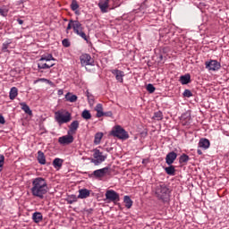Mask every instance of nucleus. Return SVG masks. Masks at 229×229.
Here are the masks:
<instances>
[{
	"instance_id": "nucleus-1",
	"label": "nucleus",
	"mask_w": 229,
	"mask_h": 229,
	"mask_svg": "<svg viewBox=\"0 0 229 229\" xmlns=\"http://www.w3.org/2000/svg\"><path fill=\"white\" fill-rule=\"evenodd\" d=\"M47 181H46L43 177L32 179L30 192L34 198L44 199V196L47 194Z\"/></svg>"
},
{
	"instance_id": "nucleus-2",
	"label": "nucleus",
	"mask_w": 229,
	"mask_h": 229,
	"mask_svg": "<svg viewBox=\"0 0 229 229\" xmlns=\"http://www.w3.org/2000/svg\"><path fill=\"white\" fill-rule=\"evenodd\" d=\"M155 194L157 199L165 202L169 201L171 191H169V187L165 183H161L156 186Z\"/></svg>"
},
{
	"instance_id": "nucleus-3",
	"label": "nucleus",
	"mask_w": 229,
	"mask_h": 229,
	"mask_svg": "<svg viewBox=\"0 0 229 229\" xmlns=\"http://www.w3.org/2000/svg\"><path fill=\"white\" fill-rule=\"evenodd\" d=\"M72 119V114L65 109H61L55 113V120L60 126H62V124L71 123Z\"/></svg>"
},
{
	"instance_id": "nucleus-4",
	"label": "nucleus",
	"mask_w": 229,
	"mask_h": 229,
	"mask_svg": "<svg viewBox=\"0 0 229 229\" xmlns=\"http://www.w3.org/2000/svg\"><path fill=\"white\" fill-rule=\"evenodd\" d=\"M72 22V30L75 35H78V37H81L83 40L86 42H89V38L87 37V34L85 33V28H83V25L80 21H74Z\"/></svg>"
},
{
	"instance_id": "nucleus-5",
	"label": "nucleus",
	"mask_w": 229,
	"mask_h": 229,
	"mask_svg": "<svg viewBox=\"0 0 229 229\" xmlns=\"http://www.w3.org/2000/svg\"><path fill=\"white\" fill-rule=\"evenodd\" d=\"M111 135H113V137H117V139H121L123 140H126V139H130V135L128 134V131H126V130L121 127V125L114 126L111 131Z\"/></svg>"
},
{
	"instance_id": "nucleus-6",
	"label": "nucleus",
	"mask_w": 229,
	"mask_h": 229,
	"mask_svg": "<svg viewBox=\"0 0 229 229\" xmlns=\"http://www.w3.org/2000/svg\"><path fill=\"white\" fill-rule=\"evenodd\" d=\"M106 155H103V152L96 148L93 150V158L90 159V162L91 164H94V165H99L100 164H103L105 160H106Z\"/></svg>"
},
{
	"instance_id": "nucleus-7",
	"label": "nucleus",
	"mask_w": 229,
	"mask_h": 229,
	"mask_svg": "<svg viewBox=\"0 0 229 229\" xmlns=\"http://www.w3.org/2000/svg\"><path fill=\"white\" fill-rule=\"evenodd\" d=\"M81 64L82 67H87V65H91V67H94V59L92 56L89 54H82L80 56Z\"/></svg>"
},
{
	"instance_id": "nucleus-8",
	"label": "nucleus",
	"mask_w": 229,
	"mask_h": 229,
	"mask_svg": "<svg viewBox=\"0 0 229 229\" xmlns=\"http://www.w3.org/2000/svg\"><path fill=\"white\" fill-rule=\"evenodd\" d=\"M205 66L208 71H219L221 69V63L217 62V60H209L205 62Z\"/></svg>"
},
{
	"instance_id": "nucleus-9",
	"label": "nucleus",
	"mask_w": 229,
	"mask_h": 229,
	"mask_svg": "<svg viewBox=\"0 0 229 229\" xmlns=\"http://www.w3.org/2000/svg\"><path fill=\"white\" fill-rule=\"evenodd\" d=\"M110 167L106 166L102 169L95 170L93 172V176L95 178H104V176H106V174H110Z\"/></svg>"
},
{
	"instance_id": "nucleus-10",
	"label": "nucleus",
	"mask_w": 229,
	"mask_h": 229,
	"mask_svg": "<svg viewBox=\"0 0 229 229\" xmlns=\"http://www.w3.org/2000/svg\"><path fill=\"white\" fill-rule=\"evenodd\" d=\"M58 142L62 146H67V145L72 144V142H74V137H72V135H69V134L64 135V136L59 137Z\"/></svg>"
},
{
	"instance_id": "nucleus-11",
	"label": "nucleus",
	"mask_w": 229,
	"mask_h": 229,
	"mask_svg": "<svg viewBox=\"0 0 229 229\" xmlns=\"http://www.w3.org/2000/svg\"><path fill=\"white\" fill-rule=\"evenodd\" d=\"M106 199L109 201H119V193L114 190H108L106 191Z\"/></svg>"
},
{
	"instance_id": "nucleus-12",
	"label": "nucleus",
	"mask_w": 229,
	"mask_h": 229,
	"mask_svg": "<svg viewBox=\"0 0 229 229\" xmlns=\"http://www.w3.org/2000/svg\"><path fill=\"white\" fill-rule=\"evenodd\" d=\"M111 72L114 74V76H115V80L118 81V83H124V72L114 69L111 70Z\"/></svg>"
},
{
	"instance_id": "nucleus-13",
	"label": "nucleus",
	"mask_w": 229,
	"mask_h": 229,
	"mask_svg": "<svg viewBox=\"0 0 229 229\" xmlns=\"http://www.w3.org/2000/svg\"><path fill=\"white\" fill-rule=\"evenodd\" d=\"M176 158H178V154H176L174 151L169 152L165 157V163L167 165H173Z\"/></svg>"
},
{
	"instance_id": "nucleus-14",
	"label": "nucleus",
	"mask_w": 229,
	"mask_h": 229,
	"mask_svg": "<svg viewBox=\"0 0 229 229\" xmlns=\"http://www.w3.org/2000/svg\"><path fill=\"white\" fill-rule=\"evenodd\" d=\"M199 148H201L202 149H208L210 148V140L207 138H202L199 141Z\"/></svg>"
},
{
	"instance_id": "nucleus-15",
	"label": "nucleus",
	"mask_w": 229,
	"mask_h": 229,
	"mask_svg": "<svg viewBox=\"0 0 229 229\" xmlns=\"http://www.w3.org/2000/svg\"><path fill=\"white\" fill-rule=\"evenodd\" d=\"M108 0H101L98 3V7L100 8L102 13H106L108 12Z\"/></svg>"
},
{
	"instance_id": "nucleus-16",
	"label": "nucleus",
	"mask_w": 229,
	"mask_h": 229,
	"mask_svg": "<svg viewBox=\"0 0 229 229\" xmlns=\"http://www.w3.org/2000/svg\"><path fill=\"white\" fill-rule=\"evenodd\" d=\"M89 196H90V191L87 189H81L79 191L78 198L80 199H85V198H89Z\"/></svg>"
},
{
	"instance_id": "nucleus-17",
	"label": "nucleus",
	"mask_w": 229,
	"mask_h": 229,
	"mask_svg": "<svg viewBox=\"0 0 229 229\" xmlns=\"http://www.w3.org/2000/svg\"><path fill=\"white\" fill-rule=\"evenodd\" d=\"M44 219V216H42V213L40 212H35L32 215V221H34V223H40L42 222V220Z\"/></svg>"
},
{
	"instance_id": "nucleus-18",
	"label": "nucleus",
	"mask_w": 229,
	"mask_h": 229,
	"mask_svg": "<svg viewBox=\"0 0 229 229\" xmlns=\"http://www.w3.org/2000/svg\"><path fill=\"white\" fill-rule=\"evenodd\" d=\"M20 106H21V110H23V112H25V114H28V115H33V112L30 108V106H28V104H26V102L20 103Z\"/></svg>"
},
{
	"instance_id": "nucleus-19",
	"label": "nucleus",
	"mask_w": 229,
	"mask_h": 229,
	"mask_svg": "<svg viewBox=\"0 0 229 229\" xmlns=\"http://www.w3.org/2000/svg\"><path fill=\"white\" fill-rule=\"evenodd\" d=\"M38 162L41 165H46V156L44 155V152H42V150L38 151Z\"/></svg>"
},
{
	"instance_id": "nucleus-20",
	"label": "nucleus",
	"mask_w": 229,
	"mask_h": 229,
	"mask_svg": "<svg viewBox=\"0 0 229 229\" xmlns=\"http://www.w3.org/2000/svg\"><path fill=\"white\" fill-rule=\"evenodd\" d=\"M179 81L182 83V85H188V83H191V74L187 73L181 76Z\"/></svg>"
},
{
	"instance_id": "nucleus-21",
	"label": "nucleus",
	"mask_w": 229,
	"mask_h": 229,
	"mask_svg": "<svg viewBox=\"0 0 229 229\" xmlns=\"http://www.w3.org/2000/svg\"><path fill=\"white\" fill-rule=\"evenodd\" d=\"M17 96H19V89H17V88H15V87H13L10 89L9 98L12 101H13V99H15L17 98Z\"/></svg>"
},
{
	"instance_id": "nucleus-22",
	"label": "nucleus",
	"mask_w": 229,
	"mask_h": 229,
	"mask_svg": "<svg viewBox=\"0 0 229 229\" xmlns=\"http://www.w3.org/2000/svg\"><path fill=\"white\" fill-rule=\"evenodd\" d=\"M65 99L70 103H76L78 101V96L73 95L72 93H67L65 95Z\"/></svg>"
},
{
	"instance_id": "nucleus-23",
	"label": "nucleus",
	"mask_w": 229,
	"mask_h": 229,
	"mask_svg": "<svg viewBox=\"0 0 229 229\" xmlns=\"http://www.w3.org/2000/svg\"><path fill=\"white\" fill-rule=\"evenodd\" d=\"M55 62L56 59H55V57H53V55L48 54L47 55H42L41 58L39 59V62Z\"/></svg>"
},
{
	"instance_id": "nucleus-24",
	"label": "nucleus",
	"mask_w": 229,
	"mask_h": 229,
	"mask_svg": "<svg viewBox=\"0 0 229 229\" xmlns=\"http://www.w3.org/2000/svg\"><path fill=\"white\" fill-rule=\"evenodd\" d=\"M69 128H70V131L74 133L78 130V128H80V122H78V120L73 121L70 124Z\"/></svg>"
},
{
	"instance_id": "nucleus-25",
	"label": "nucleus",
	"mask_w": 229,
	"mask_h": 229,
	"mask_svg": "<svg viewBox=\"0 0 229 229\" xmlns=\"http://www.w3.org/2000/svg\"><path fill=\"white\" fill-rule=\"evenodd\" d=\"M123 202L125 203L126 208H130L133 206V200H131V198H130L128 195L123 197Z\"/></svg>"
},
{
	"instance_id": "nucleus-26",
	"label": "nucleus",
	"mask_w": 229,
	"mask_h": 229,
	"mask_svg": "<svg viewBox=\"0 0 229 229\" xmlns=\"http://www.w3.org/2000/svg\"><path fill=\"white\" fill-rule=\"evenodd\" d=\"M11 44H12V39H9L3 43L2 45L3 53H10V50H8V47H10Z\"/></svg>"
},
{
	"instance_id": "nucleus-27",
	"label": "nucleus",
	"mask_w": 229,
	"mask_h": 229,
	"mask_svg": "<svg viewBox=\"0 0 229 229\" xmlns=\"http://www.w3.org/2000/svg\"><path fill=\"white\" fill-rule=\"evenodd\" d=\"M55 64H47V63L38 62V69H51V67H54Z\"/></svg>"
},
{
	"instance_id": "nucleus-28",
	"label": "nucleus",
	"mask_w": 229,
	"mask_h": 229,
	"mask_svg": "<svg viewBox=\"0 0 229 229\" xmlns=\"http://www.w3.org/2000/svg\"><path fill=\"white\" fill-rule=\"evenodd\" d=\"M95 110L97 112V117H103L104 112L102 104H98L95 107Z\"/></svg>"
},
{
	"instance_id": "nucleus-29",
	"label": "nucleus",
	"mask_w": 229,
	"mask_h": 229,
	"mask_svg": "<svg viewBox=\"0 0 229 229\" xmlns=\"http://www.w3.org/2000/svg\"><path fill=\"white\" fill-rule=\"evenodd\" d=\"M63 164H64V159H61L58 157L55 158L53 161V165L55 169L62 167Z\"/></svg>"
},
{
	"instance_id": "nucleus-30",
	"label": "nucleus",
	"mask_w": 229,
	"mask_h": 229,
	"mask_svg": "<svg viewBox=\"0 0 229 229\" xmlns=\"http://www.w3.org/2000/svg\"><path fill=\"white\" fill-rule=\"evenodd\" d=\"M170 166H167L165 168V171L166 174H169V176H174V173L176 172V169H174V166L172 165H169Z\"/></svg>"
},
{
	"instance_id": "nucleus-31",
	"label": "nucleus",
	"mask_w": 229,
	"mask_h": 229,
	"mask_svg": "<svg viewBox=\"0 0 229 229\" xmlns=\"http://www.w3.org/2000/svg\"><path fill=\"white\" fill-rule=\"evenodd\" d=\"M101 139H103V132H97L95 134L94 144H96V146H98V144H101Z\"/></svg>"
},
{
	"instance_id": "nucleus-32",
	"label": "nucleus",
	"mask_w": 229,
	"mask_h": 229,
	"mask_svg": "<svg viewBox=\"0 0 229 229\" xmlns=\"http://www.w3.org/2000/svg\"><path fill=\"white\" fill-rule=\"evenodd\" d=\"M68 205H72V203H76L78 201V197L76 195H70L66 199Z\"/></svg>"
},
{
	"instance_id": "nucleus-33",
	"label": "nucleus",
	"mask_w": 229,
	"mask_h": 229,
	"mask_svg": "<svg viewBox=\"0 0 229 229\" xmlns=\"http://www.w3.org/2000/svg\"><path fill=\"white\" fill-rule=\"evenodd\" d=\"M153 119L156 121H162L164 119V114L162 111H157L154 114Z\"/></svg>"
},
{
	"instance_id": "nucleus-34",
	"label": "nucleus",
	"mask_w": 229,
	"mask_h": 229,
	"mask_svg": "<svg viewBox=\"0 0 229 229\" xmlns=\"http://www.w3.org/2000/svg\"><path fill=\"white\" fill-rule=\"evenodd\" d=\"M190 160V157L188 155L186 154H182L180 157H179V163L180 164H187Z\"/></svg>"
},
{
	"instance_id": "nucleus-35",
	"label": "nucleus",
	"mask_w": 229,
	"mask_h": 229,
	"mask_svg": "<svg viewBox=\"0 0 229 229\" xmlns=\"http://www.w3.org/2000/svg\"><path fill=\"white\" fill-rule=\"evenodd\" d=\"M81 117L83 119H86L87 121H89V119H91L92 118V114H90V111L89 110H84L81 114Z\"/></svg>"
},
{
	"instance_id": "nucleus-36",
	"label": "nucleus",
	"mask_w": 229,
	"mask_h": 229,
	"mask_svg": "<svg viewBox=\"0 0 229 229\" xmlns=\"http://www.w3.org/2000/svg\"><path fill=\"white\" fill-rule=\"evenodd\" d=\"M86 96L88 98V102L89 105H92L94 103V95L91 94L90 92L87 91Z\"/></svg>"
},
{
	"instance_id": "nucleus-37",
	"label": "nucleus",
	"mask_w": 229,
	"mask_h": 229,
	"mask_svg": "<svg viewBox=\"0 0 229 229\" xmlns=\"http://www.w3.org/2000/svg\"><path fill=\"white\" fill-rule=\"evenodd\" d=\"M80 8V5L78 4V2H76V0H73L72 2V4H71V9L73 11V12H76V10H78Z\"/></svg>"
},
{
	"instance_id": "nucleus-38",
	"label": "nucleus",
	"mask_w": 229,
	"mask_h": 229,
	"mask_svg": "<svg viewBox=\"0 0 229 229\" xmlns=\"http://www.w3.org/2000/svg\"><path fill=\"white\" fill-rule=\"evenodd\" d=\"M0 15L2 17H6L8 15V9L6 7L0 8Z\"/></svg>"
},
{
	"instance_id": "nucleus-39",
	"label": "nucleus",
	"mask_w": 229,
	"mask_h": 229,
	"mask_svg": "<svg viewBox=\"0 0 229 229\" xmlns=\"http://www.w3.org/2000/svg\"><path fill=\"white\" fill-rule=\"evenodd\" d=\"M157 89L155 88V86H153V84H148L147 85V90L148 92H149V94H153V92H155Z\"/></svg>"
},
{
	"instance_id": "nucleus-40",
	"label": "nucleus",
	"mask_w": 229,
	"mask_h": 229,
	"mask_svg": "<svg viewBox=\"0 0 229 229\" xmlns=\"http://www.w3.org/2000/svg\"><path fill=\"white\" fill-rule=\"evenodd\" d=\"M64 47H71V41L68 38H64L62 41Z\"/></svg>"
},
{
	"instance_id": "nucleus-41",
	"label": "nucleus",
	"mask_w": 229,
	"mask_h": 229,
	"mask_svg": "<svg viewBox=\"0 0 229 229\" xmlns=\"http://www.w3.org/2000/svg\"><path fill=\"white\" fill-rule=\"evenodd\" d=\"M184 98H192V92L191 89H185L183 92Z\"/></svg>"
},
{
	"instance_id": "nucleus-42",
	"label": "nucleus",
	"mask_w": 229,
	"mask_h": 229,
	"mask_svg": "<svg viewBox=\"0 0 229 229\" xmlns=\"http://www.w3.org/2000/svg\"><path fill=\"white\" fill-rule=\"evenodd\" d=\"M3 165H4V156L0 155V173L3 171Z\"/></svg>"
},
{
	"instance_id": "nucleus-43",
	"label": "nucleus",
	"mask_w": 229,
	"mask_h": 229,
	"mask_svg": "<svg viewBox=\"0 0 229 229\" xmlns=\"http://www.w3.org/2000/svg\"><path fill=\"white\" fill-rule=\"evenodd\" d=\"M72 22H74V20H70L68 26L66 28V31H69V30H72Z\"/></svg>"
},
{
	"instance_id": "nucleus-44",
	"label": "nucleus",
	"mask_w": 229,
	"mask_h": 229,
	"mask_svg": "<svg viewBox=\"0 0 229 229\" xmlns=\"http://www.w3.org/2000/svg\"><path fill=\"white\" fill-rule=\"evenodd\" d=\"M106 116V117H112L114 115V114L112 113V111H108V112H104V114L103 116Z\"/></svg>"
},
{
	"instance_id": "nucleus-45",
	"label": "nucleus",
	"mask_w": 229,
	"mask_h": 229,
	"mask_svg": "<svg viewBox=\"0 0 229 229\" xmlns=\"http://www.w3.org/2000/svg\"><path fill=\"white\" fill-rule=\"evenodd\" d=\"M38 81H43V82L47 83V79H45V78L38 79V80L34 81V83L35 84L38 83Z\"/></svg>"
},
{
	"instance_id": "nucleus-46",
	"label": "nucleus",
	"mask_w": 229,
	"mask_h": 229,
	"mask_svg": "<svg viewBox=\"0 0 229 229\" xmlns=\"http://www.w3.org/2000/svg\"><path fill=\"white\" fill-rule=\"evenodd\" d=\"M4 123H6V120H4V116L0 114V124H4Z\"/></svg>"
},
{
	"instance_id": "nucleus-47",
	"label": "nucleus",
	"mask_w": 229,
	"mask_h": 229,
	"mask_svg": "<svg viewBox=\"0 0 229 229\" xmlns=\"http://www.w3.org/2000/svg\"><path fill=\"white\" fill-rule=\"evenodd\" d=\"M17 22H18V24H20V25L24 24V21H22L21 19H17Z\"/></svg>"
},
{
	"instance_id": "nucleus-48",
	"label": "nucleus",
	"mask_w": 229,
	"mask_h": 229,
	"mask_svg": "<svg viewBox=\"0 0 229 229\" xmlns=\"http://www.w3.org/2000/svg\"><path fill=\"white\" fill-rule=\"evenodd\" d=\"M57 94L58 96H62L64 94V89H59Z\"/></svg>"
},
{
	"instance_id": "nucleus-49",
	"label": "nucleus",
	"mask_w": 229,
	"mask_h": 229,
	"mask_svg": "<svg viewBox=\"0 0 229 229\" xmlns=\"http://www.w3.org/2000/svg\"><path fill=\"white\" fill-rule=\"evenodd\" d=\"M197 153H198V155H203V152L201 151V149H198Z\"/></svg>"
},
{
	"instance_id": "nucleus-50",
	"label": "nucleus",
	"mask_w": 229,
	"mask_h": 229,
	"mask_svg": "<svg viewBox=\"0 0 229 229\" xmlns=\"http://www.w3.org/2000/svg\"><path fill=\"white\" fill-rule=\"evenodd\" d=\"M47 83H48V85H53V81H49L47 79Z\"/></svg>"
},
{
	"instance_id": "nucleus-51",
	"label": "nucleus",
	"mask_w": 229,
	"mask_h": 229,
	"mask_svg": "<svg viewBox=\"0 0 229 229\" xmlns=\"http://www.w3.org/2000/svg\"><path fill=\"white\" fill-rule=\"evenodd\" d=\"M53 64L55 65V63H52V64L48 63V64H47V65H53Z\"/></svg>"
},
{
	"instance_id": "nucleus-52",
	"label": "nucleus",
	"mask_w": 229,
	"mask_h": 229,
	"mask_svg": "<svg viewBox=\"0 0 229 229\" xmlns=\"http://www.w3.org/2000/svg\"><path fill=\"white\" fill-rule=\"evenodd\" d=\"M13 47H12L11 48L13 49Z\"/></svg>"
}]
</instances>
